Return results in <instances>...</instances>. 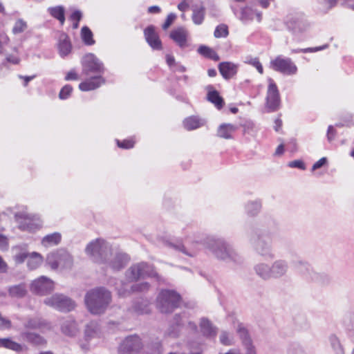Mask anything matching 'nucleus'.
<instances>
[{
	"label": "nucleus",
	"mask_w": 354,
	"mask_h": 354,
	"mask_svg": "<svg viewBox=\"0 0 354 354\" xmlns=\"http://www.w3.org/2000/svg\"><path fill=\"white\" fill-rule=\"evenodd\" d=\"M86 253L97 263H106L113 270L122 269L129 261L126 254L116 253L112 256L111 245L104 239H97L90 242L86 247Z\"/></svg>",
	"instance_id": "nucleus-1"
},
{
	"label": "nucleus",
	"mask_w": 354,
	"mask_h": 354,
	"mask_svg": "<svg viewBox=\"0 0 354 354\" xmlns=\"http://www.w3.org/2000/svg\"><path fill=\"white\" fill-rule=\"evenodd\" d=\"M82 73L88 76L91 74L97 75L81 82L79 88L82 91H88L99 88L105 80L102 75L104 73L105 68L103 63L92 53L84 55L82 59Z\"/></svg>",
	"instance_id": "nucleus-2"
},
{
	"label": "nucleus",
	"mask_w": 354,
	"mask_h": 354,
	"mask_svg": "<svg viewBox=\"0 0 354 354\" xmlns=\"http://www.w3.org/2000/svg\"><path fill=\"white\" fill-rule=\"evenodd\" d=\"M203 244L219 260L235 265L243 263V258L230 244L222 239L207 236L203 240Z\"/></svg>",
	"instance_id": "nucleus-3"
},
{
	"label": "nucleus",
	"mask_w": 354,
	"mask_h": 354,
	"mask_svg": "<svg viewBox=\"0 0 354 354\" xmlns=\"http://www.w3.org/2000/svg\"><path fill=\"white\" fill-rule=\"evenodd\" d=\"M84 301L88 311L93 315H100L105 312L111 301V292L100 287L88 291Z\"/></svg>",
	"instance_id": "nucleus-4"
},
{
	"label": "nucleus",
	"mask_w": 354,
	"mask_h": 354,
	"mask_svg": "<svg viewBox=\"0 0 354 354\" xmlns=\"http://www.w3.org/2000/svg\"><path fill=\"white\" fill-rule=\"evenodd\" d=\"M249 241L259 256L271 259L275 258L271 239L266 234L259 230H253L249 235Z\"/></svg>",
	"instance_id": "nucleus-5"
},
{
	"label": "nucleus",
	"mask_w": 354,
	"mask_h": 354,
	"mask_svg": "<svg viewBox=\"0 0 354 354\" xmlns=\"http://www.w3.org/2000/svg\"><path fill=\"white\" fill-rule=\"evenodd\" d=\"M287 30L296 38H300L310 28V24L301 12H290L283 19Z\"/></svg>",
	"instance_id": "nucleus-6"
},
{
	"label": "nucleus",
	"mask_w": 354,
	"mask_h": 354,
	"mask_svg": "<svg viewBox=\"0 0 354 354\" xmlns=\"http://www.w3.org/2000/svg\"><path fill=\"white\" fill-rule=\"evenodd\" d=\"M125 276L129 281H136L146 277H154L160 280V276L155 270L153 266L146 262L132 265L125 272Z\"/></svg>",
	"instance_id": "nucleus-7"
},
{
	"label": "nucleus",
	"mask_w": 354,
	"mask_h": 354,
	"mask_svg": "<svg viewBox=\"0 0 354 354\" xmlns=\"http://www.w3.org/2000/svg\"><path fill=\"white\" fill-rule=\"evenodd\" d=\"M181 297L175 290H162L157 297V306L162 313H170L177 308L180 302Z\"/></svg>",
	"instance_id": "nucleus-8"
},
{
	"label": "nucleus",
	"mask_w": 354,
	"mask_h": 354,
	"mask_svg": "<svg viewBox=\"0 0 354 354\" xmlns=\"http://www.w3.org/2000/svg\"><path fill=\"white\" fill-rule=\"evenodd\" d=\"M46 262L53 270L59 267L70 268L73 265V257L66 250L59 249L48 254Z\"/></svg>",
	"instance_id": "nucleus-9"
},
{
	"label": "nucleus",
	"mask_w": 354,
	"mask_h": 354,
	"mask_svg": "<svg viewBox=\"0 0 354 354\" xmlns=\"http://www.w3.org/2000/svg\"><path fill=\"white\" fill-rule=\"evenodd\" d=\"M44 303L59 311L65 313L73 310L76 306L75 302L71 298L59 294L46 298Z\"/></svg>",
	"instance_id": "nucleus-10"
},
{
	"label": "nucleus",
	"mask_w": 354,
	"mask_h": 354,
	"mask_svg": "<svg viewBox=\"0 0 354 354\" xmlns=\"http://www.w3.org/2000/svg\"><path fill=\"white\" fill-rule=\"evenodd\" d=\"M270 67L277 72L288 75H295L297 72V67L292 59L281 55L270 62Z\"/></svg>",
	"instance_id": "nucleus-11"
},
{
	"label": "nucleus",
	"mask_w": 354,
	"mask_h": 354,
	"mask_svg": "<svg viewBox=\"0 0 354 354\" xmlns=\"http://www.w3.org/2000/svg\"><path fill=\"white\" fill-rule=\"evenodd\" d=\"M142 347V339L138 335H129L120 344L118 353L119 354H137Z\"/></svg>",
	"instance_id": "nucleus-12"
},
{
	"label": "nucleus",
	"mask_w": 354,
	"mask_h": 354,
	"mask_svg": "<svg viewBox=\"0 0 354 354\" xmlns=\"http://www.w3.org/2000/svg\"><path fill=\"white\" fill-rule=\"evenodd\" d=\"M268 86L266 94V106L270 111H277L280 106V95L277 86L272 78L268 79Z\"/></svg>",
	"instance_id": "nucleus-13"
},
{
	"label": "nucleus",
	"mask_w": 354,
	"mask_h": 354,
	"mask_svg": "<svg viewBox=\"0 0 354 354\" xmlns=\"http://www.w3.org/2000/svg\"><path fill=\"white\" fill-rule=\"evenodd\" d=\"M19 224V228L22 231L34 232L41 227L38 220L34 219L25 213H17L15 216Z\"/></svg>",
	"instance_id": "nucleus-14"
},
{
	"label": "nucleus",
	"mask_w": 354,
	"mask_h": 354,
	"mask_svg": "<svg viewBox=\"0 0 354 354\" xmlns=\"http://www.w3.org/2000/svg\"><path fill=\"white\" fill-rule=\"evenodd\" d=\"M169 37L181 48L189 46V33L183 26L174 28L170 32Z\"/></svg>",
	"instance_id": "nucleus-15"
},
{
	"label": "nucleus",
	"mask_w": 354,
	"mask_h": 354,
	"mask_svg": "<svg viewBox=\"0 0 354 354\" xmlns=\"http://www.w3.org/2000/svg\"><path fill=\"white\" fill-rule=\"evenodd\" d=\"M53 282L46 277H41L32 281L30 290L38 295H44L53 290Z\"/></svg>",
	"instance_id": "nucleus-16"
},
{
	"label": "nucleus",
	"mask_w": 354,
	"mask_h": 354,
	"mask_svg": "<svg viewBox=\"0 0 354 354\" xmlns=\"http://www.w3.org/2000/svg\"><path fill=\"white\" fill-rule=\"evenodd\" d=\"M293 264L297 271L306 279L315 281H319L321 280V274L315 272L310 265L306 261L299 260L294 261Z\"/></svg>",
	"instance_id": "nucleus-17"
},
{
	"label": "nucleus",
	"mask_w": 354,
	"mask_h": 354,
	"mask_svg": "<svg viewBox=\"0 0 354 354\" xmlns=\"http://www.w3.org/2000/svg\"><path fill=\"white\" fill-rule=\"evenodd\" d=\"M144 35L146 41L153 50H162V41L159 37L158 32L156 31L155 26H153V25L148 26L144 30Z\"/></svg>",
	"instance_id": "nucleus-18"
},
{
	"label": "nucleus",
	"mask_w": 354,
	"mask_h": 354,
	"mask_svg": "<svg viewBox=\"0 0 354 354\" xmlns=\"http://www.w3.org/2000/svg\"><path fill=\"white\" fill-rule=\"evenodd\" d=\"M231 8L234 15L243 23L252 21L255 15L257 16L258 21H261V13L256 12L249 6L242 8L241 11H239L232 6H231Z\"/></svg>",
	"instance_id": "nucleus-19"
},
{
	"label": "nucleus",
	"mask_w": 354,
	"mask_h": 354,
	"mask_svg": "<svg viewBox=\"0 0 354 354\" xmlns=\"http://www.w3.org/2000/svg\"><path fill=\"white\" fill-rule=\"evenodd\" d=\"M270 270L271 278L278 279L287 275L289 266L287 261L279 259L272 262L270 265Z\"/></svg>",
	"instance_id": "nucleus-20"
},
{
	"label": "nucleus",
	"mask_w": 354,
	"mask_h": 354,
	"mask_svg": "<svg viewBox=\"0 0 354 354\" xmlns=\"http://www.w3.org/2000/svg\"><path fill=\"white\" fill-rule=\"evenodd\" d=\"M218 71L225 80H230L238 72L239 66L230 62H223L218 64Z\"/></svg>",
	"instance_id": "nucleus-21"
},
{
	"label": "nucleus",
	"mask_w": 354,
	"mask_h": 354,
	"mask_svg": "<svg viewBox=\"0 0 354 354\" xmlns=\"http://www.w3.org/2000/svg\"><path fill=\"white\" fill-rule=\"evenodd\" d=\"M320 5V9L324 12H328L334 8L338 2L351 9H354V0H317Z\"/></svg>",
	"instance_id": "nucleus-22"
},
{
	"label": "nucleus",
	"mask_w": 354,
	"mask_h": 354,
	"mask_svg": "<svg viewBox=\"0 0 354 354\" xmlns=\"http://www.w3.org/2000/svg\"><path fill=\"white\" fill-rule=\"evenodd\" d=\"M150 286L148 282H142L132 285L129 290L123 287L118 288V292L120 297H126L132 292L145 293L149 290Z\"/></svg>",
	"instance_id": "nucleus-23"
},
{
	"label": "nucleus",
	"mask_w": 354,
	"mask_h": 354,
	"mask_svg": "<svg viewBox=\"0 0 354 354\" xmlns=\"http://www.w3.org/2000/svg\"><path fill=\"white\" fill-rule=\"evenodd\" d=\"M0 348L9 349L17 353H24L28 350L25 345L19 344L10 337L0 338Z\"/></svg>",
	"instance_id": "nucleus-24"
},
{
	"label": "nucleus",
	"mask_w": 354,
	"mask_h": 354,
	"mask_svg": "<svg viewBox=\"0 0 354 354\" xmlns=\"http://www.w3.org/2000/svg\"><path fill=\"white\" fill-rule=\"evenodd\" d=\"M100 335V327L97 322L91 321L86 325L84 330V339L88 342Z\"/></svg>",
	"instance_id": "nucleus-25"
},
{
	"label": "nucleus",
	"mask_w": 354,
	"mask_h": 354,
	"mask_svg": "<svg viewBox=\"0 0 354 354\" xmlns=\"http://www.w3.org/2000/svg\"><path fill=\"white\" fill-rule=\"evenodd\" d=\"M255 274L263 281L271 279L270 265L264 262L255 264L253 267Z\"/></svg>",
	"instance_id": "nucleus-26"
},
{
	"label": "nucleus",
	"mask_w": 354,
	"mask_h": 354,
	"mask_svg": "<svg viewBox=\"0 0 354 354\" xmlns=\"http://www.w3.org/2000/svg\"><path fill=\"white\" fill-rule=\"evenodd\" d=\"M61 330L67 336L74 337L77 334L79 329L77 322L71 317H69L62 324Z\"/></svg>",
	"instance_id": "nucleus-27"
},
{
	"label": "nucleus",
	"mask_w": 354,
	"mask_h": 354,
	"mask_svg": "<svg viewBox=\"0 0 354 354\" xmlns=\"http://www.w3.org/2000/svg\"><path fill=\"white\" fill-rule=\"evenodd\" d=\"M201 331L205 337H215L217 333V328L207 318H202L200 322Z\"/></svg>",
	"instance_id": "nucleus-28"
},
{
	"label": "nucleus",
	"mask_w": 354,
	"mask_h": 354,
	"mask_svg": "<svg viewBox=\"0 0 354 354\" xmlns=\"http://www.w3.org/2000/svg\"><path fill=\"white\" fill-rule=\"evenodd\" d=\"M15 252L13 259L17 263H22L26 259L28 260L30 253L27 250V245L23 244L17 245L12 248Z\"/></svg>",
	"instance_id": "nucleus-29"
},
{
	"label": "nucleus",
	"mask_w": 354,
	"mask_h": 354,
	"mask_svg": "<svg viewBox=\"0 0 354 354\" xmlns=\"http://www.w3.org/2000/svg\"><path fill=\"white\" fill-rule=\"evenodd\" d=\"M207 88L208 90L207 100L214 104L218 109H222L224 105V100L219 93L216 90H211L212 88V86H208Z\"/></svg>",
	"instance_id": "nucleus-30"
},
{
	"label": "nucleus",
	"mask_w": 354,
	"mask_h": 354,
	"mask_svg": "<svg viewBox=\"0 0 354 354\" xmlns=\"http://www.w3.org/2000/svg\"><path fill=\"white\" fill-rule=\"evenodd\" d=\"M237 130V127L229 123H223L221 124L217 130V136L225 139H231L232 134Z\"/></svg>",
	"instance_id": "nucleus-31"
},
{
	"label": "nucleus",
	"mask_w": 354,
	"mask_h": 354,
	"mask_svg": "<svg viewBox=\"0 0 354 354\" xmlns=\"http://www.w3.org/2000/svg\"><path fill=\"white\" fill-rule=\"evenodd\" d=\"M59 53L62 57L67 56L72 49V45L68 37L63 35L60 37L58 44Z\"/></svg>",
	"instance_id": "nucleus-32"
},
{
	"label": "nucleus",
	"mask_w": 354,
	"mask_h": 354,
	"mask_svg": "<svg viewBox=\"0 0 354 354\" xmlns=\"http://www.w3.org/2000/svg\"><path fill=\"white\" fill-rule=\"evenodd\" d=\"M62 241V234L59 232H54L46 235L41 239V245L46 248L57 245Z\"/></svg>",
	"instance_id": "nucleus-33"
},
{
	"label": "nucleus",
	"mask_w": 354,
	"mask_h": 354,
	"mask_svg": "<svg viewBox=\"0 0 354 354\" xmlns=\"http://www.w3.org/2000/svg\"><path fill=\"white\" fill-rule=\"evenodd\" d=\"M21 335L23 339L32 344L39 346L46 344L45 339L39 334L31 332H24L21 333Z\"/></svg>",
	"instance_id": "nucleus-34"
},
{
	"label": "nucleus",
	"mask_w": 354,
	"mask_h": 354,
	"mask_svg": "<svg viewBox=\"0 0 354 354\" xmlns=\"http://www.w3.org/2000/svg\"><path fill=\"white\" fill-rule=\"evenodd\" d=\"M236 331L243 346L253 342L248 328L243 324L237 325Z\"/></svg>",
	"instance_id": "nucleus-35"
},
{
	"label": "nucleus",
	"mask_w": 354,
	"mask_h": 354,
	"mask_svg": "<svg viewBox=\"0 0 354 354\" xmlns=\"http://www.w3.org/2000/svg\"><path fill=\"white\" fill-rule=\"evenodd\" d=\"M48 12L55 19H57L61 25L65 21V9L62 6H57L55 7H49Z\"/></svg>",
	"instance_id": "nucleus-36"
},
{
	"label": "nucleus",
	"mask_w": 354,
	"mask_h": 354,
	"mask_svg": "<svg viewBox=\"0 0 354 354\" xmlns=\"http://www.w3.org/2000/svg\"><path fill=\"white\" fill-rule=\"evenodd\" d=\"M27 293V287L25 283H20L10 286L8 288V294L12 297L22 298Z\"/></svg>",
	"instance_id": "nucleus-37"
},
{
	"label": "nucleus",
	"mask_w": 354,
	"mask_h": 354,
	"mask_svg": "<svg viewBox=\"0 0 354 354\" xmlns=\"http://www.w3.org/2000/svg\"><path fill=\"white\" fill-rule=\"evenodd\" d=\"M343 324L348 336L354 342V314L345 315L343 319Z\"/></svg>",
	"instance_id": "nucleus-38"
},
{
	"label": "nucleus",
	"mask_w": 354,
	"mask_h": 354,
	"mask_svg": "<svg viewBox=\"0 0 354 354\" xmlns=\"http://www.w3.org/2000/svg\"><path fill=\"white\" fill-rule=\"evenodd\" d=\"M166 245L169 248L181 252L189 257H194L196 254V250L188 249L180 241H177L176 243L167 242Z\"/></svg>",
	"instance_id": "nucleus-39"
},
{
	"label": "nucleus",
	"mask_w": 354,
	"mask_h": 354,
	"mask_svg": "<svg viewBox=\"0 0 354 354\" xmlns=\"http://www.w3.org/2000/svg\"><path fill=\"white\" fill-rule=\"evenodd\" d=\"M203 120L196 116L189 117L183 121L184 127L188 130H194L203 125Z\"/></svg>",
	"instance_id": "nucleus-40"
},
{
	"label": "nucleus",
	"mask_w": 354,
	"mask_h": 354,
	"mask_svg": "<svg viewBox=\"0 0 354 354\" xmlns=\"http://www.w3.org/2000/svg\"><path fill=\"white\" fill-rule=\"evenodd\" d=\"M42 261L41 255L36 252H33L30 253L27 260V266L30 270H35L41 265Z\"/></svg>",
	"instance_id": "nucleus-41"
},
{
	"label": "nucleus",
	"mask_w": 354,
	"mask_h": 354,
	"mask_svg": "<svg viewBox=\"0 0 354 354\" xmlns=\"http://www.w3.org/2000/svg\"><path fill=\"white\" fill-rule=\"evenodd\" d=\"M245 208L248 216H254L259 214L261 209V202L260 201L248 202L245 205Z\"/></svg>",
	"instance_id": "nucleus-42"
},
{
	"label": "nucleus",
	"mask_w": 354,
	"mask_h": 354,
	"mask_svg": "<svg viewBox=\"0 0 354 354\" xmlns=\"http://www.w3.org/2000/svg\"><path fill=\"white\" fill-rule=\"evenodd\" d=\"M205 9L204 6L194 7L193 8V14L192 19L193 22L196 25H201L205 18Z\"/></svg>",
	"instance_id": "nucleus-43"
},
{
	"label": "nucleus",
	"mask_w": 354,
	"mask_h": 354,
	"mask_svg": "<svg viewBox=\"0 0 354 354\" xmlns=\"http://www.w3.org/2000/svg\"><path fill=\"white\" fill-rule=\"evenodd\" d=\"M175 326H172L169 328L167 334L169 337H177L179 335L178 328L183 324L181 315H176L174 318Z\"/></svg>",
	"instance_id": "nucleus-44"
},
{
	"label": "nucleus",
	"mask_w": 354,
	"mask_h": 354,
	"mask_svg": "<svg viewBox=\"0 0 354 354\" xmlns=\"http://www.w3.org/2000/svg\"><path fill=\"white\" fill-rule=\"evenodd\" d=\"M329 343L335 354H345L344 349L339 339L335 335H331L329 337Z\"/></svg>",
	"instance_id": "nucleus-45"
},
{
	"label": "nucleus",
	"mask_w": 354,
	"mask_h": 354,
	"mask_svg": "<svg viewBox=\"0 0 354 354\" xmlns=\"http://www.w3.org/2000/svg\"><path fill=\"white\" fill-rule=\"evenodd\" d=\"M81 37L86 45L91 46L95 44V40L93 38V32L87 26L82 27L81 30Z\"/></svg>",
	"instance_id": "nucleus-46"
},
{
	"label": "nucleus",
	"mask_w": 354,
	"mask_h": 354,
	"mask_svg": "<svg viewBox=\"0 0 354 354\" xmlns=\"http://www.w3.org/2000/svg\"><path fill=\"white\" fill-rule=\"evenodd\" d=\"M45 322L39 317L29 318L24 324V327L30 329H37L45 326Z\"/></svg>",
	"instance_id": "nucleus-47"
},
{
	"label": "nucleus",
	"mask_w": 354,
	"mask_h": 354,
	"mask_svg": "<svg viewBox=\"0 0 354 354\" xmlns=\"http://www.w3.org/2000/svg\"><path fill=\"white\" fill-rule=\"evenodd\" d=\"M28 28V24L22 19H18L12 29V32L14 35H18L24 32Z\"/></svg>",
	"instance_id": "nucleus-48"
},
{
	"label": "nucleus",
	"mask_w": 354,
	"mask_h": 354,
	"mask_svg": "<svg viewBox=\"0 0 354 354\" xmlns=\"http://www.w3.org/2000/svg\"><path fill=\"white\" fill-rule=\"evenodd\" d=\"M220 342L225 346H231L234 344V337L227 331H222L220 335Z\"/></svg>",
	"instance_id": "nucleus-49"
},
{
	"label": "nucleus",
	"mask_w": 354,
	"mask_h": 354,
	"mask_svg": "<svg viewBox=\"0 0 354 354\" xmlns=\"http://www.w3.org/2000/svg\"><path fill=\"white\" fill-rule=\"evenodd\" d=\"M245 63L250 64L255 67L260 74L263 73V68L261 63L259 62V58L247 57Z\"/></svg>",
	"instance_id": "nucleus-50"
},
{
	"label": "nucleus",
	"mask_w": 354,
	"mask_h": 354,
	"mask_svg": "<svg viewBox=\"0 0 354 354\" xmlns=\"http://www.w3.org/2000/svg\"><path fill=\"white\" fill-rule=\"evenodd\" d=\"M228 34V28L225 24H221L216 26L214 32V35L216 38L226 37Z\"/></svg>",
	"instance_id": "nucleus-51"
},
{
	"label": "nucleus",
	"mask_w": 354,
	"mask_h": 354,
	"mask_svg": "<svg viewBox=\"0 0 354 354\" xmlns=\"http://www.w3.org/2000/svg\"><path fill=\"white\" fill-rule=\"evenodd\" d=\"M288 354H307L303 348L297 343L290 344L288 348Z\"/></svg>",
	"instance_id": "nucleus-52"
},
{
	"label": "nucleus",
	"mask_w": 354,
	"mask_h": 354,
	"mask_svg": "<svg viewBox=\"0 0 354 354\" xmlns=\"http://www.w3.org/2000/svg\"><path fill=\"white\" fill-rule=\"evenodd\" d=\"M73 91V87L69 85L66 84L64 86L62 87L59 93V97L61 100H66L68 98Z\"/></svg>",
	"instance_id": "nucleus-53"
},
{
	"label": "nucleus",
	"mask_w": 354,
	"mask_h": 354,
	"mask_svg": "<svg viewBox=\"0 0 354 354\" xmlns=\"http://www.w3.org/2000/svg\"><path fill=\"white\" fill-rule=\"evenodd\" d=\"M326 48H328V45L325 44V45H323L322 46L315 47V48H299V49L292 50V53H315V52H317V51H319V50H322L326 49Z\"/></svg>",
	"instance_id": "nucleus-54"
},
{
	"label": "nucleus",
	"mask_w": 354,
	"mask_h": 354,
	"mask_svg": "<svg viewBox=\"0 0 354 354\" xmlns=\"http://www.w3.org/2000/svg\"><path fill=\"white\" fill-rule=\"evenodd\" d=\"M176 19V15L173 13V12H171L169 13L167 17V19L165 21V23L162 24V28L163 30H167L169 28V27L173 24V22L174 21V20Z\"/></svg>",
	"instance_id": "nucleus-55"
},
{
	"label": "nucleus",
	"mask_w": 354,
	"mask_h": 354,
	"mask_svg": "<svg viewBox=\"0 0 354 354\" xmlns=\"http://www.w3.org/2000/svg\"><path fill=\"white\" fill-rule=\"evenodd\" d=\"M11 327V321L3 317L0 313V329H10Z\"/></svg>",
	"instance_id": "nucleus-56"
},
{
	"label": "nucleus",
	"mask_w": 354,
	"mask_h": 354,
	"mask_svg": "<svg viewBox=\"0 0 354 354\" xmlns=\"http://www.w3.org/2000/svg\"><path fill=\"white\" fill-rule=\"evenodd\" d=\"M118 146L122 149H131L134 146V141L133 140H124L123 141L117 140Z\"/></svg>",
	"instance_id": "nucleus-57"
},
{
	"label": "nucleus",
	"mask_w": 354,
	"mask_h": 354,
	"mask_svg": "<svg viewBox=\"0 0 354 354\" xmlns=\"http://www.w3.org/2000/svg\"><path fill=\"white\" fill-rule=\"evenodd\" d=\"M10 39L5 32H0V54L3 53V46L8 45Z\"/></svg>",
	"instance_id": "nucleus-58"
},
{
	"label": "nucleus",
	"mask_w": 354,
	"mask_h": 354,
	"mask_svg": "<svg viewBox=\"0 0 354 354\" xmlns=\"http://www.w3.org/2000/svg\"><path fill=\"white\" fill-rule=\"evenodd\" d=\"M213 51V49L206 46H201L198 49V53L207 58L211 56Z\"/></svg>",
	"instance_id": "nucleus-59"
},
{
	"label": "nucleus",
	"mask_w": 354,
	"mask_h": 354,
	"mask_svg": "<svg viewBox=\"0 0 354 354\" xmlns=\"http://www.w3.org/2000/svg\"><path fill=\"white\" fill-rule=\"evenodd\" d=\"M288 166L292 168H299L302 170L306 169V166H305L304 162L300 160H295L290 162L288 163Z\"/></svg>",
	"instance_id": "nucleus-60"
},
{
	"label": "nucleus",
	"mask_w": 354,
	"mask_h": 354,
	"mask_svg": "<svg viewBox=\"0 0 354 354\" xmlns=\"http://www.w3.org/2000/svg\"><path fill=\"white\" fill-rule=\"evenodd\" d=\"M8 248V238L0 234V250H7Z\"/></svg>",
	"instance_id": "nucleus-61"
},
{
	"label": "nucleus",
	"mask_w": 354,
	"mask_h": 354,
	"mask_svg": "<svg viewBox=\"0 0 354 354\" xmlns=\"http://www.w3.org/2000/svg\"><path fill=\"white\" fill-rule=\"evenodd\" d=\"M245 349L244 354H257L255 346L252 343L248 344L243 346Z\"/></svg>",
	"instance_id": "nucleus-62"
},
{
	"label": "nucleus",
	"mask_w": 354,
	"mask_h": 354,
	"mask_svg": "<svg viewBox=\"0 0 354 354\" xmlns=\"http://www.w3.org/2000/svg\"><path fill=\"white\" fill-rule=\"evenodd\" d=\"M82 18V13L80 10H75L70 16V19L73 21H80Z\"/></svg>",
	"instance_id": "nucleus-63"
},
{
	"label": "nucleus",
	"mask_w": 354,
	"mask_h": 354,
	"mask_svg": "<svg viewBox=\"0 0 354 354\" xmlns=\"http://www.w3.org/2000/svg\"><path fill=\"white\" fill-rule=\"evenodd\" d=\"M327 162V158L323 157L320 158L318 161H317L312 167V171H315L322 166H324Z\"/></svg>",
	"instance_id": "nucleus-64"
}]
</instances>
